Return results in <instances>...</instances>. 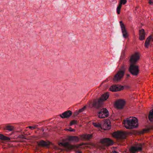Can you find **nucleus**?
<instances>
[{
    "label": "nucleus",
    "instance_id": "f257e3e1",
    "mask_svg": "<svg viewBox=\"0 0 153 153\" xmlns=\"http://www.w3.org/2000/svg\"><path fill=\"white\" fill-rule=\"evenodd\" d=\"M108 97V94L106 93L102 95L100 98L98 100H95L93 102V106L99 110L98 115L99 117L100 118L107 117L108 116V111L105 108L102 107V101L106 100Z\"/></svg>",
    "mask_w": 153,
    "mask_h": 153
},
{
    "label": "nucleus",
    "instance_id": "f03ea898",
    "mask_svg": "<svg viewBox=\"0 0 153 153\" xmlns=\"http://www.w3.org/2000/svg\"><path fill=\"white\" fill-rule=\"evenodd\" d=\"M123 123L127 129H133L138 126L137 119L134 117L126 118L124 120Z\"/></svg>",
    "mask_w": 153,
    "mask_h": 153
},
{
    "label": "nucleus",
    "instance_id": "7ed1b4c3",
    "mask_svg": "<svg viewBox=\"0 0 153 153\" xmlns=\"http://www.w3.org/2000/svg\"><path fill=\"white\" fill-rule=\"evenodd\" d=\"M125 72V67L124 65H122L119 70L114 75L113 78V81L115 82L120 81L123 77Z\"/></svg>",
    "mask_w": 153,
    "mask_h": 153
},
{
    "label": "nucleus",
    "instance_id": "20e7f679",
    "mask_svg": "<svg viewBox=\"0 0 153 153\" xmlns=\"http://www.w3.org/2000/svg\"><path fill=\"white\" fill-rule=\"evenodd\" d=\"M127 133L122 131H117L113 134V136L116 138L118 141H121L126 138Z\"/></svg>",
    "mask_w": 153,
    "mask_h": 153
},
{
    "label": "nucleus",
    "instance_id": "39448f33",
    "mask_svg": "<svg viewBox=\"0 0 153 153\" xmlns=\"http://www.w3.org/2000/svg\"><path fill=\"white\" fill-rule=\"evenodd\" d=\"M130 73L134 76H137L139 72L138 66L135 64H130L129 68Z\"/></svg>",
    "mask_w": 153,
    "mask_h": 153
},
{
    "label": "nucleus",
    "instance_id": "423d86ee",
    "mask_svg": "<svg viewBox=\"0 0 153 153\" xmlns=\"http://www.w3.org/2000/svg\"><path fill=\"white\" fill-rule=\"evenodd\" d=\"M140 59V54L138 52H135L131 56L130 59V64H136Z\"/></svg>",
    "mask_w": 153,
    "mask_h": 153
},
{
    "label": "nucleus",
    "instance_id": "0eeeda50",
    "mask_svg": "<svg viewBox=\"0 0 153 153\" xmlns=\"http://www.w3.org/2000/svg\"><path fill=\"white\" fill-rule=\"evenodd\" d=\"M142 145L140 143L135 146H132L129 149L130 153H136L142 150Z\"/></svg>",
    "mask_w": 153,
    "mask_h": 153
},
{
    "label": "nucleus",
    "instance_id": "6e6552de",
    "mask_svg": "<svg viewBox=\"0 0 153 153\" xmlns=\"http://www.w3.org/2000/svg\"><path fill=\"white\" fill-rule=\"evenodd\" d=\"M125 103V101L122 99H120L117 101L115 103V106L118 109H122L124 106Z\"/></svg>",
    "mask_w": 153,
    "mask_h": 153
},
{
    "label": "nucleus",
    "instance_id": "1a4fd4ad",
    "mask_svg": "<svg viewBox=\"0 0 153 153\" xmlns=\"http://www.w3.org/2000/svg\"><path fill=\"white\" fill-rule=\"evenodd\" d=\"M101 142L106 146L112 145L114 143L113 141L109 138H105L101 139Z\"/></svg>",
    "mask_w": 153,
    "mask_h": 153
},
{
    "label": "nucleus",
    "instance_id": "9d476101",
    "mask_svg": "<svg viewBox=\"0 0 153 153\" xmlns=\"http://www.w3.org/2000/svg\"><path fill=\"white\" fill-rule=\"evenodd\" d=\"M120 23L123 33V36L124 38H126L127 37L128 35L125 25L122 21H120Z\"/></svg>",
    "mask_w": 153,
    "mask_h": 153
},
{
    "label": "nucleus",
    "instance_id": "9b49d317",
    "mask_svg": "<svg viewBox=\"0 0 153 153\" xmlns=\"http://www.w3.org/2000/svg\"><path fill=\"white\" fill-rule=\"evenodd\" d=\"M72 114V112L71 111L68 110L65 111L60 114L59 116L62 118H69Z\"/></svg>",
    "mask_w": 153,
    "mask_h": 153
},
{
    "label": "nucleus",
    "instance_id": "f8f14e48",
    "mask_svg": "<svg viewBox=\"0 0 153 153\" xmlns=\"http://www.w3.org/2000/svg\"><path fill=\"white\" fill-rule=\"evenodd\" d=\"M153 41L152 36L151 35L149 36L146 39L145 43V46L146 48H148L151 43Z\"/></svg>",
    "mask_w": 153,
    "mask_h": 153
},
{
    "label": "nucleus",
    "instance_id": "ddd939ff",
    "mask_svg": "<svg viewBox=\"0 0 153 153\" xmlns=\"http://www.w3.org/2000/svg\"><path fill=\"white\" fill-rule=\"evenodd\" d=\"M59 146H62L68 149H71L73 148V146L68 142L64 143H60L59 144Z\"/></svg>",
    "mask_w": 153,
    "mask_h": 153
},
{
    "label": "nucleus",
    "instance_id": "4468645a",
    "mask_svg": "<svg viewBox=\"0 0 153 153\" xmlns=\"http://www.w3.org/2000/svg\"><path fill=\"white\" fill-rule=\"evenodd\" d=\"M145 33L144 30L142 29L139 30V39L141 40L144 39L145 38Z\"/></svg>",
    "mask_w": 153,
    "mask_h": 153
},
{
    "label": "nucleus",
    "instance_id": "2eb2a0df",
    "mask_svg": "<svg viewBox=\"0 0 153 153\" xmlns=\"http://www.w3.org/2000/svg\"><path fill=\"white\" fill-rule=\"evenodd\" d=\"M37 143L39 146L44 147L46 146L49 145V142H46L43 140H41L39 142H37Z\"/></svg>",
    "mask_w": 153,
    "mask_h": 153
},
{
    "label": "nucleus",
    "instance_id": "dca6fc26",
    "mask_svg": "<svg viewBox=\"0 0 153 153\" xmlns=\"http://www.w3.org/2000/svg\"><path fill=\"white\" fill-rule=\"evenodd\" d=\"M110 90L112 91L115 92L120 91L121 90L120 86L116 85H113L110 88Z\"/></svg>",
    "mask_w": 153,
    "mask_h": 153
},
{
    "label": "nucleus",
    "instance_id": "f3484780",
    "mask_svg": "<svg viewBox=\"0 0 153 153\" xmlns=\"http://www.w3.org/2000/svg\"><path fill=\"white\" fill-rule=\"evenodd\" d=\"M3 129L10 131H12L14 129V127L8 124H7L4 127Z\"/></svg>",
    "mask_w": 153,
    "mask_h": 153
},
{
    "label": "nucleus",
    "instance_id": "a211bd4d",
    "mask_svg": "<svg viewBox=\"0 0 153 153\" xmlns=\"http://www.w3.org/2000/svg\"><path fill=\"white\" fill-rule=\"evenodd\" d=\"M0 140H2L9 141L10 140V139L8 137H6L2 134H0Z\"/></svg>",
    "mask_w": 153,
    "mask_h": 153
},
{
    "label": "nucleus",
    "instance_id": "6ab92c4d",
    "mask_svg": "<svg viewBox=\"0 0 153 153\" xmlns=\"http://www.w3.org/2000/svg\"><path fill=\"white\" fill-rule=\"evenodd\" d=\"M68 139L70 141L77 142L79 140V138L78 137L76 136H71L69 137Z\"/></svg>",
    "mask_w": 153,
    "mask_h": 153
},
{
    "label": "nucleus",
    "instance_id": "aec40b11",
    "mask_svg": "<svg viewBox=\"0 0 153 153\" xmlns=\"http://www.w3.org/2000/svg\"><path fill=\"white\" fill-rule=\"evenodd\" d=\"M148 118L150 121L151 122L153 121V109L150 111Z\"/></svg>",
    "mask_w": 153,
    "mask_h": 153
},
{
    "label": "nucleus",
    "instance_id": "412c9836",
    "mask_svg": "<svg viewBox=\"0 0 153 153\" xmlns=\"http://www.w3.org/2000/svg\"><path fill=\"white\" fill-rule=\"evenodd\" d=\"M92 134H85L83 135L82 137L86 140H89L92 137Z\"/></svg>",
    "mask_w": 153,
    "mask_h": 153
},
{
    "label": "nucleus",
    "instance_id": "4be33fe9",
    "mask_svg": "<svg viewBox=\"0 0 153 153\" xmlns=\"http://www.w3.org/2000/svg\"><path fill=\"white\" fill-rule=\"evenodd\" d=\"M122 5L121 4L119 3V4L117 7V11L118 14H119L120 13V9L122 7Z\"/></svg>",
    "mask_w": 153,
    "mask_h": 153
},
{
    "label": "nucleus",
    "instance_id": "5701e85b",
    "mask_svg": "<svg viewBox=\"0 0 153 153\" xmlns=\"http://www.w3.org/2000/svg\"><path fill=\"white\" fill-rule=\"evenodd\" d=\"M110 121H108V122H105V126H107V128H106V129L109 130L111 128V125L109 124H108V123H110Z\"/></svg>",
    "mask_w": 153,
    "mask_h": 153
},
{
    "label": "nucleus",
    "instance_id": "b1692460",
    "mask_svg": "<svg viewBox=\"0 0 153 153\" xmlns=\"http://www.w3.org/2000/svg\"><path fill=\"white\" fill-rule=\"evenodd\" d=\"M38 126L37 125H35L33 126H28L26 127V128H28L31 130H33L36 128H37V126Z\"/></svg>",
    "mask_w": 153,
    "mask_h": 153
},
{
    "label": "nucleus",
    "instance_id": "393cba45",
    "mask_svg": "<svg viewBox=\"0 0 153 153\" xmlns=\"http://www.w3.org/2000/svg\"><path fill=\"white\" fill-rule=\"evenodd\" d=\"M93 125L96 127L100 128L101 127V125L99 123H93Z\"/></svg>",
    "mask_w": 153,
    "mask_h": 153
},
{
    "label": "nucleus",
    "instance_id": "a878e982",
    "mask_svg": "<svg viewBox=\"0 0 153 153\" xmlns=\"http://www.w3.org/2000/svg\"><path fill=\"white\" fill-rule=\"evenodd\" d=\"M77 123V121L76 120H73L71 121L70 122V126H72L73 125L76 124Z\"/></svg>",
    "mask_w": 153,
    "mask_h": 153
},
{
    "label": "nucleus",
    "instance_id": "bb28decb",
    "mask_svg": "<svg viewBox=\"0 0 153 153\" xmlns=\"http://www.w3.org/2000/svg\"><path fill=\"white\" fill-rule=\"evenodd\" d=\"M126 0H120V3L121 4H125L126 2Z\"/></svg>",
    "mask_w": 153,
    "mask_h": 153
},
{
    "label": "nucleus",
    "instance_id": "cd10ccee",
    "mask_svg": "<svg viewBox=\"0 0 153 153\" xmlns=\"http://www.w3.org/2000/svg\"><path fill=\"white\" fill-rule=\"evenodd\" d=\"M86 108V106H85L82 108L79 109V110L78 111L79 112V113H80L82 112L83 111H84V110H85V109Z\"/></svg>",
    "mask_w": 153,
    "mask_h": 153
},
{
    "label": "nucleus",
    "instance_id": "c85d7f7f",
    "mask_svg": "<svg viewBox=\"0 0 153 153\" xmlns=\"http://www.w3.org/2000/svg\"><path fill=\"white\" fill-rule=\"evenodd\" d=\"M65 130L70 131H75V130L72 129L71 127H70L68 129L67 128Z\"/></svg>",
    "mask_w": 153,
    "mask_h": 153
},
{
    "label": "nucleus",
    "instance_id": "c756f323",
    "mask_svg": "<svg viewBox=\"0 0 153 153\" xmlns=\"http://www.w3.org/2000/svg\"><path fill=\"white\" fill-rule=\"evenodd\" d=\"M79 113V112L78 111H76L74 113V116H77Z\"/></svg>",
    "mask_w": 153,
    "mask_h": 153
},
{
    "label": "nucleus",
    "instance_id": "7c9ffc66",
    "mask_svg": "<svg viewBox=\"0 0 153 153\" xmlns=\"http://www.w3.org/2000/svg\"><path fill=\"white\" fill-rule=\"evenodd\" d=\"M19 137L22 139H26L25 137L22 134L19 135Z\"/></svg>",
    "mask_w": 153,
    "mask_h": 153
},
{
    "label": "nucleus",
    "instance_id": "2f4dec72",
    "mask_svg": "<svg viewBox=\"0 0 153 153\" xmlns=\"http://www.w3.org/2000/svg\"><path fill=\"white\" fill-rule=\"evenodd\" d=\"M149 3L150 5H152L153 4V2L152 1V0H149Z\"/></svg>",
    "mask_w": 153,
    "mask_h": 153
},
{
    "label": "nucleus",
    "instance_id": "473e14b6",
    "mask_svg": "<svg viewBox=\"0 0 153 153\" xmlns=\"http://www.w3.org/2000/svg\"><path fill=\"white\" fill-rule=\"evenodd\" d=\"M58 150H59L60 152L62 151L63 150V149H58Z\"/></svg>",
    "mask_w": 153,
    "mask_h": 153
},
{
    "label": "nucleus",
    "instance_id": "72a5a7b5",
    "mask_svg": "<svg viewBox=\"0 0 153 153\" xmlns=\"http://www.w3.org/2000/svg\"><path fill=\"white\" fill-rule=\"evenodd\" d=\"M112 153H118V152H117L115 151H114Z\"/></svg>",
    "mask_w": 153,
    "mask_h": 153
},
{
    "label": "nucleus",
    "instance_id": "f704fd0d",
    "mask_svg": "<svg viewBox=\"0 0 153 153\" xmlns=\"http://www.w3.org/2000/svg\"><path fill=\"white\" fill-rule=\"evenodd\" d=\"M58 149V147H56V149Z\"/></svg>",
    "mask_w": 153,
    "mask_h": 153
},
{
    "label": "nucleus",
    "instance_id": "c9c22d12",
    "mask_svg": "<svg viewBox=\"0 0 153 153\" xmlns=\"http://www.w3.org/2000/svg\"><path fill=\"white\" fill-rule=\"evenodd\" d=\"M79 153H81V152H79Z\"/></svg>",
    "mask_w": 153,
    "mask_h": 153
},
{
    "label": "nucleus",
    "instance_id": "e433bc0d",
    "mask_svg": "<svg viewBox=\"0 0 153 153\" xmlns=\"http://www.w3.org/2000/svg\"><path fill=\"white\" fill-rule=\"evenodd\" d=\"M129 76V75H128V76Z\"/></svg>",
    "mask_w": 153,
    "mask_h": 153
}]
</instances>
